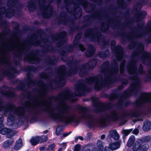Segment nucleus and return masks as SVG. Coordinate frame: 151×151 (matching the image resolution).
I'll return each mask as SVG.
<instances>
[{
    "label": "nucleus",
    "mask_w": 151,
    "mask_h": 151,
    "mask_svg": "<svg viewBox=\"0 0 151 151\" xmlns=\"http://www.w3.org/2000/svg\"><path fill=\"white\" fill-rule=\"evenodd\" d=\"M2 103L0 101V112L4 111L5 113L8 112L15 113L16 112L17 115L20 116H23L24 114L25 111L22 108L19 107L20 109L18 111H16L17 108L15 105L10 103H7L5 105V106H4L1 105Z\"/></svg>",
    "instance_id": "9d476101"
},
{
    "label": "nucleus",
    "mask_w": 151,
    "mask_h": 151,
    "mask_svg": "<svg viewBox=\"0 0 151 151\" xmlns=\"http://www.w3.org/2000/svg\"><path fill=\"white\" fill-rule=\"evenodd\" d=\"M89 4H90V7H88V5H86L84 6L85 11L88 13L93 12L96 6L95 4H93L89 3Z\"/></svg>",
    "instance_id": "e433bc0d"
},
{
    "label": "nucleus",
    "mask_w": 151,
    "mask_h": 151,
    "mask_svg": "<svg viewBox=\"0 0 151 151\" xmlns=\"http://www.w3.org/2000/svg\"><path fill=\"white\" fill-rule=\"evenodd\" d=\"M71 91L68 89H66L63 92L58 94L56 96H52L47 97V99L44 103L45 106L51 107L52 104V101L60 99V104L65 103V101L71 99L72 95L70 94Z\"/></svg>",
    "instance_id": "423d86ee"
},
{
    "label": "nucleus",
    "mask_w": 151,
    "mask_h": 151,
    "mask_svg": "<svg viewBox=\"0 0 151 151\" xmlns=\"http://www.w3.org/2000/svg\"><path fill=\"white\" fill-rule=\"evenodd\" d=\"M40 68V65H38L37 67L34 66H29L25 68L24 70L25 71H33L35 72L38 70L39 68Z\"/></svg>",
    "instance_id": "c03bdc74"
},
{
    "label": "nucleus",
    "mask_w": 151,
    "mask_h": 151,
    "mask_svg": "<svg viewBox=\"0 0 151 151\" xmlns=\"http://www.w3.org/2000/svg\"><path fill=\"white\" fill-rule=\"evenodd\" d=\"M28 6L29 11L30 12H33L35 9L36 7L35 1L32 0L28 1Z\"/></svg>",
    "instance_id": "58836bf2"
},
{
    "label": "nucleus",
    "mask_w": 151,
    "mask_h": 151,
    "mask_svg": "<svg viewBox=\"0 0 151 151\" xmlns=\"http://www.w3.org/2000/svg\"><path fill=\"white\" fill-rule=\"evenodd\" d=\"M81 145L80 144H77L74 146V151H80Z\"/></svg>",
    "instance_id": "774afa93"
},
{
    "label": "nucleus",
    "mask_w": 151,
    "mask_h": 151,
    "mask_svg": "<svg viewBox=\"0 0 151 151\" xmlns=\"http://www.w3.org/2000/svg\"><path fill=\"white\" fill-rule=\"evenodd\" d=\"M2 87H4V88H6L8 87L6 86H4L1 87L0 89V92L3 96L9 99L15 98L17 97V95L14 91L10 90L4 91L2 88Z\"/></svg>",
    "instance_id": "aec40b11"
},
{
    "label": "nucleus",
    "mask_w": 151,
    "mask_h": 151,
    "mask_svg": "<svg viewBox=\"0 0 151 151\" xmlns=\"http://www.w3.org/2000/svg\"><path fill=\"white\" fill-rule=\"evenodd\" d=\"M111 114L112 116L107 115L106 116V119H105L104 116H102L100 118V120L99 122L100 126L102 127H104L106 126V122L110 121H116L119 119V116L117 114V112L115 110H113L111 112Z\"/></svg>",
    "instance_id": "2eb2a0df"
},
{
    "label": "nucleus",
    "mask_w": 151,
    "mask_h": 151,
    "mask_svg": "<svg viewBox=\"0 0 151 151\" xmlns=\"http://www.w3.org/2000/svg\"><path fill=\"white\" fill-rule=\"evenodd\" d=\"M19 24L18 23H16L15 24V27H14V28L17 31L16 32H14V34H15L19 33L20 30L19 29Z\"/></svg>",
    "instance_id": "4d7b16f0"
},
{
    "label": "nucleus",
    "mask_w": 151,
    "mask_h": 151,
    "mask_svg": "<svg viewBox=\"0 0 151 151\" xmlns=\"http://www.w3.org/2000/svg\"><path fill=\"white\" fill-rule=\"evenodd\" d=\"M38 111H36L33 114V116L30 119V122L32 121H37V116L38 115Z\"/></svg>",
    "instance_id": "603ef678"
},
{
    "label": "nucleus",
    "mask_w": 151,
    "mask_h": 151,
    "mask_svg": "<svg viewBox=\"0 0 151 151\" xmlns=\"http://www.w3.org/2000/svg\"><path fill=\"white\" fill-rule=\"evenodd\" d=\"M75 47H78L81 51L83 52L86 50V48L81 43H79V40L74 38L73 41V45Z\"/></svg>",
    "instance_id": "7c9ffc66"
},
{
    "label": "nucleus",
    "mask_w": 151,
    "mask_h": 151,
    "mask_svg": "<svg viewBox=\"0 0 151 151\" xmlns=\"http://www.w3.org/2000/svg\"><path fill=\"white\" fill-rule=\"evenodd\" d=\"M82 35V33L81 32H78L76 35L75 38L79 40L81 39Z\"/></svg>",
    "instance_id": "0e129e2a"
},
{
    "label": "nucleus",
    "mask_w": 151,
    "mask_h": 151,
    "mask_svg": "<svg viewBox=\"0 0 151 151\" xmlns=\"http://www.w3.org/2000/svg\"><path fill=\"white\" fill-rule=\"evenodd\" d=\"M96 51V48L92 45H91L88 46L85 53V56L87 58H90L93 57Z\"/></svg>",
    "instance_id": "b1692460"
},
{
    "label": "nucleus",
    "mask_w": 151,
    "mask_h": 151,
    "mask_svg": "<svg viewBox=\"0 0 151 151\" xmlns=\"http://www.w3.org/2000/svg\"><path fill=\"white\" fill-rule=\"evenodd\" d=\"M26 45V46L24 48V50H19L17 52V55L19 56H20L23 54H25L29 50L31 46L34 45L35 46H38L40 43L39 40H37L35 42H33L32 40L29 41V42H26V41L24 42Z\"/></svg>",
    "instance_id": "f3484780"
},
{
    "label": "nucleus",
    "mask_w": 151,
    "mask_h": 151,
    "mask_svg": "<svg viewBox=\"0 0 151 151\" xmlns=\"http://www.w3.org/2000/svg\"><path fill=\"white\" fill-rule=\"evenodd\" d=\"M105 78V80L100 81L99 80L103 79V77L101 75H98L88 77L84 80H78V84L76 86L75 89L77 92V96H81L84 93L90 91V88L84 85L85 83L89 85L94 83V89L96 90L99 91L102 88L107 87L109 85L114 84L118 81L117 77L110 78L107 76L106 78Z\"/></svg>",
    "instance_id": "f03ea898"
},
{
    "label": "nucleus",
    "mask_w": 151,
    "mask_h": 151,
    "mask_svg": "<svg viewBox=\"0 0 151 151\" xmlns=\"http://www.w3.org/2000/svg\"><path fill=\"white\" fill-rule=\"evenodd\" d=\"M52 57L53 58L52 56H48L47 57V59H46L47 65L48 66L46 70H51L52 71V70L50 67L55 65L56 63V58L54 56H53Z\"/></svg>",
    "instance_id": "412c9836"
},
{
    "label": "nucleus",
    "mask_w": 151,
    "mask_h": 151,
    "mask_svg": "<svg viewBox=\"0 0 151 151\" xmlns=\"http://www.w3.org/2000/svg\"><path fill=\"white\" fill-rule=\"evenodd\" d=\"M136 12L137 14V19L138 21H140L141 19L145 18L147 15V12L145 11H139Z\"/></svg>",
    "instance_id": "37998d69"
},
{
    "label": "nucleus",
    "mask_w": 151,
    "mask_h": 151,
    "mask_svg": "<svg viewBox=\"0 0 151 151\" xmlns=\"http://www.w3.org/2000/svg\"><path fill=\"white\" fill-rule=\"evenodd\" d=\"M12 130L11 128L4 127L1 128L0 130V133L3 135H6V137L9 138L12 137L14 135L12 132Z\"/></svg>",
    "instance_id": "bb28decb"
},
{
    "label": "nucleus",
    "mask_w": 151,
    "mask_h": 151,
    "mask_svg": "<svg viewBox=\"0 0 151 151\" xmlns=\"http://www.w3.org/2000/svg\"><path fill=\"white\" fill-rule=\"evenodd\" d=\"M39 136H37L35 137H33L30 140V142L34 146L36 145L40 142Z\"/></svg>",
    "instance_id": "a18cd8bd"
},
{
    "label": "nucleus",
    "mask_w": 151,
    "mask_h": 151,
    "mask_svg": "<svg viewBox=\"0 0 151 151\" xmlns=\"http://www.w3.org/2000/svg\"><path fill=\"white\" fill-rule=\"evenodd\" d=\"M98 60L96 58H93L89 60L86 63H88L89 64L88 68L87 69L89 70L93 69L97 64Z\"/></svg>",
    "instance_id": "cd10ccee"
},
{
    "label": "nucleus",
    "mask_w": 151,
    "mask_h": 151,
    "mask_svg": "<svg viewBox=\"0 0 151 151\" xmlns=\"http://www.w3.org/2000/svg\"><path fill=\"white\" fill-rule=\"evenodd\" d=\"M39 85L44 87V91H40V94H44L46 93L48 90H52L54 89L53 87L52 83L50 82L48 84V86L47 87L46 85L42 80H39L37 81Z\"/></svg>",
    "instance_id": "4be33fe9"
},
{
    "label": "nucleus",
    "mask_w": 151,
    "mask_h": 151,
    "mask_svg": "<svg viewBox=\"0 0 151 151\" xmlns=\"http://www.w3.org/2000/svg\"><path fill=\"white\" fill-rule=\"evenodd\" d=\"M40 142V143L45 142L47 141L48 137L47 136L43 135L40 136H39Z\"/></svg>",
    "instance_id": "864d4df0"
},
{
    "label": "nucleus",
    "mask_w": 151,
    "mask_h": 151,
    "mask_svg": "<svg viewBox=\"0 0 151 151\" xmlns=\"http://www.w3.org/2000/svg\"><path fill=\"white\" fill-rule=\"evenodd\" d=\"M139 47L138 50L135 51L132 55V56L133 58H136V55L142 53V55L141 57V59L142 63L144 65H147L146 61H148L149 62L151 60V54L149 52L144 50V47L142 45H138Z\"/></svg>",
    "instance_id": "f8f14e48"
},
{
    "label": "nucleus",
    "mask_w": 151,
    "mask_h": 151,
    "mask_svg": "<svg viewBox=\"0 0 151 151\" xmlns=\"http://www.w3.org/2000/svg\"><path fill=\"white\" fill-rule=\"evenodd\" d=\"M77 109L84 113V114L81 116H79L77 117V119L75 118V115L74 114L68 115L66 116L63 115V112L62 110L59 111L60 113L57 114L58 116H54L55 113L53 112H50L48 114V115L51 118L55 120L60 119L62 123H65L66 124H71L74 123L75 124L78 125L80 123V120L84 119L86 116L85 114H86L87 109L86 107L81 106L80 105H78L76 107Z\"/></svg>",
    "instance_id": "7ed1b4c3"
},
{
    "label": "nucleus",
    "mask_w": 151,
    "mask_h": 151,
    "mask_svg": "<svg viewBox=\"0 0 151 151\" xmlns=\"http://www.w3.org/2000/svg\"><path fill=\"white\" fill-rule=\"evenodd\" d=\"M143 128L145 132L148 131L151 129V122L149 120H147L145 122Z\"/></svg>",
    "instance_id": "c9c22d12"
},
{
    "label": "nucleus",
    "mask_w": 151,
    "mask_h": 151,
    "mask_svg": "<svg viewBox=\"0 0 151 151\" xmlns=\"http://www.w3.org/2000/svg\"><path fill=\"white\" fill-rule=\"evenodd\" d=\"M101 16L100 13L97 12L96 13H93L92 15H86L83 17V24L81 27L78 25H75L74 24V22L72 20H70L71 21V23L73 25L72 26H70L69 27L68 33L70 34H72L75 31L79 29L80 30L83 29L85 28L88 27L91 25V19H98L100 20Z\"/></svg>",
    "instance_id": "39448f33"
},
{
    "label": "nucleus",
    "mask_w": 151,
    "mask_h": 151,
    "mask_svg": "<svg viewBox=\"0 0 151 151\" xmlns=\"http://www.w3.org/2000/svg\"><path fill=\"white\" fill-rule=\"evenodd\" d=\"M113 92L109 95L106 93L103 94V96L106 98H108L110 101H113L114 99H117L118 98L117 93L118 92L117 89H114L112 91Z\"/></svg>",
    "instance_id": "393cba45"
},
{
    "label": "nucleus",
    "mask_w": 151,
    "mask_h": 151,
    "mask_svg": "<svg viewBox=\"0 0 151 151\" xmlns=\"http://www.w3.org/2000/svg\"><path fill=\"white\" fill-rule=\"evenodd\" d=\"M89 64L88 63H85L81 64V67L79 68V70L78 73L79 76L81 77H82L86 76L88 73L87 70L88 68Z\"/></svg>",
    "instance_id": "5701e85b"
},
{
    "label": "nucleus",
    "mask_w": 151,
    "mask_h": 151,
    "mask_svg": "<svg viewBox=\"0 0 151 151\" xmlns=\"http://www.w3.org/2000/svg\"><path fill=\"white\" fill-rule=\"evenodd\" d=\"M15 12V10L14 9L12 8L8 9L6 10L5 11V16L7 18H10L14 16Z\"/></svg>",
    "instance_id": "f704fd0d"
},
{
    "label": "nucleus",
    "mask_w": 151,
    "mask_h": 151,
    "mask_svg": "<svg viewBox=\"0 0 151 151\" xmlns=\"http://www.w3.org/2000/svg\"><path fill=\"white\" fill-rule=\"evenodd\" d=\"M91 100L95 107L94 111L96 113L104 111L106 109H109L114 105V104L111 102L105 104L103 102L98 101L97 97H92Z\"/></svg>",
    "instance_id": "1a4fd4ad"
},
{
    "label": "nucleus",
    "mask_w": 151,
    "mask_h": 151,
    "mask_svg": "<svg viewBox=\"0 0 151 151\" xmlns=\"http://www.w3.org/2000/svg\"><path fill=\"white\" fill-rule=\"evenodd\" d=\"M135 141V137L134 136H131L129 138L127 143V146L130 147L133 145Z\"/></svg>",
    "instance_id": "09e8293b"
},
{
    "label": "nucleus",
    "mask_w": 151,
    "mask_h": 151,
    "mask_svg": "<svg viewBox=\"0 0 151 151\" xmlns=\"http://www.w3.org/2000/svg\"><path fill=\"white\" fill-rule=\"evenodd\" d=\"M67 35V33L65 31H63L58 34H56L52 36V38L55 40L59 39V40L57 44V47H60L62 46L65 42L64 38Z\"/></svg>",
    "instance_id": "a211bd4d"
},
{
    "label": "nucleus",
    "mask_w": 151,
    "mask_h": 151,
    "mask_svg": "<svg viewBox=\"0 0 151 151\" xmlns=\"http://www.w3.org/2000/svg\"><path fill=\"white\" fill-rule=\"evenodd\" d=\"M145 0H141V2L136 3L133 6L134 11L136 12L139 11L142 6V4L145 3Z\"/></svg>",
    "instance_id": "c756f323"
},
{
    "label": "nucleus",
    "mask_w": 151,
    "mask_h": 151,
    "mask_svg": "<svg viewBox=\"0 0 151 151\" xmlns=\"http://www.w3.org/2000/svg\"><path fill=\"white\" fill-rule=\"evenodd\" d=\"M75 6L76 8L78 9L79 10H78V11H74V16L76 19H78L81 17L82 14V10L81 8L79 6L78 4H76Z\"/></svg>",
    "instance_id": "a19ab883"
},
{
    "label": "nucleus",
    "mask_w": 151,
    "mask_h": 151,
    "mask_svg": "<svg viewBox=\"0 0 151 151\" xmlns=\"http://www.w3.org/2000/svg\"><path fill=\"white\" fill-rule=\"evenodd\" d=\"M97 29L96 27L88 28L85 30V35L88 37L90 41L95 42L97 40L98 42L99 43L101 33L100 31H97L96 33L95 32Z\"/></svg>",
    "instance_id": "ddd939ff"
},
{
    "label": "nucleus",
    "mask_w": 151,
    "mask_h": 151,
    "mask_svg": "<svg viewBox=\"0 0 151 151\" xmlns=\"http://www.w3.org/2000/svg\"><path fill=\"white\" fill-rule=\"evenodd\" d=\"M7 119L10 121L13 122L15 119V117L14 115V114H12L11 112H10L9 114L7 116Z\"/></svg>",
    "instance_id": "6e6d98bb"
},
{
    "label": "nucleus",
    "mask_w": 151,
    "mask_h": 151,
    "mask_svg": "<svg viewBox=\"0 0 151 151\" xmlns=\"http://www.w3.org/2000/svg\"><path fill=\"white\" fill-rule=\"evenodd\" d=\"M98 55L102 59H104L109 57L110 55L109 51L107 49L102 51H99L98 53Z\"/></svg>",
    "instance_id": "2f4dec72"
},
{
    "label": "nucleus",
    "mask_w": 151,
    "mask_h": 151,
    "mask_svg": "<svg viewBox=\"0 0 151 151\" xmlns=\"http://www.w3.org/2000/svg\"><path fill=\"white\" fill-rule=\"evenodd\" d=\"M49 7L50 10L48 12H45L42 13V15L43 18L47 19L51 17L53 13L52 10V6H49Z\"/></svg>",
    "instance_id": "ea45409f"
},
{
    "label": "nucleus",
    "mask_w": 151,
    "mask_h": 151,
    "mask_svg": "<svg viewBox=\"0 0 151 151\" xmlns=\"http://www.w3.org/2000/svg\"><path fill=\"white\" fill-rule=\"evenodd\" d=\"M0 27H5V30L3 32V33L4 34H9L11 30L9 27H8L7 22L5 20H3L0 22Z\"/></svg>",
    "instance_id": "c85d7f7f"
},
{
    "label": "nucleus",
    "mask_w": 151,
    "mask_h": 151,
    "mask_svg": "<svg viewBox=\"0 0 151 151\" xmlns=\"http://www.w3.org/2000/svg\"><path fill=\"white\" fill-rule=\"evenodd\" d=\"M151 139L149 136L142 137L137 139L134 144L132 149L134 151H147L149 148V145L147 143Z\"/></svg>",
    "instance_id": "6e6552de"
},
{
    "label": "nucleus",
    "mask_w": 151,
    "mask_h": 151,
    "mask_svg": "<svg viewBox=\"0 0 151 151\" xmlns=\"http://www.w3.org/2000/svg\"><path fill=\"white\" fill-rule=\"evenodd\" d=\"M23 146V142L21 138H19L16 142L15 145L14 149L16 150H20Z\"/></svg>",
    "instance_id": "79ce46f5"
},
{
    "label": "nucleus",
    "mask_w": 151,
    "mask_h": 151,
    "mask_svg": "<svg viewBox=\"0 0 151 151\" xmlns=\"http://www.w3.org/2000/svg\"><path fill=\"white\" fill-rule=\"evenodd\" d=\"M67 23V20L65 19H61L59 21L57 22L56 23L58 25L60 24L65 25Z\"/></svg>",
    "instance_id": "052dcab7"
},
{
    "label": "nucleus",
    "mask_w": 151,
    "mask_h": 151,
    "mask_svg": "<svg viewBox=\"0 0 151 151\" xmlns=\"http://www.w3.org/2000/svg\"><path fill=\"white\" fill-rule=\"evenodd\" d=\"M146 103H151V93L141 92L140 97L133 104L136 107L138 108Z\"/></svg>",
    "instance_id": "9b49d317"
},
{
    "label": "nucleus",
    "mask_w": 151,
    "mask_h": 151,
    "mask_svg": "<svg viewBox=\"0 0 151 151\" xmlns=\"http://www.w3.org/2000/svg\"><path fill=\"white\" fill-rule=\"evenodd\" d=\"M121 84L123 85L127 86L129 83L128 80L126 78H122L121 80Z\"/></svg>",
    "instance_id": "e2e57ef3"
},
{
    "label": "nucleus",
    "mask_w": 151,
    "mask_h": 151,
    "mask_svg": "<svg viewBox=\"0 0 151 151\" xmlns=\"http://www.w3.org/2000/svg\"><path fill=\"white\" fill-rule=\"evenodd\" d=\"M14 141L12 139H9L5 141L2 144V147L4 148H9L12 145L14 142Z\"/></svg>",
    "instance_id": "4c0bfd02"
},
{
    "label": "nucleus",
    "mask_w": 151,
    "mask_h": 151,
    "mask_svg": "<svg viewBox=\"0 0 151 151\" xmlns=\"http://www.w3.org/2000/svg\"><path fill=\"white\" fill-rule=\"evenodd\" d=\"M116 41L112 40L111 44V49L116 55L117 60L119 61L123 58L124 51L121 45H118L116 46Z\"/></svg>",
    "instance_id": "dca6fc26"
},
{
    "label": "nucleus",
    "mask_w": 151,
    "mask_h": 151,
    "mask_svg": "<svg viewBox=\"0 0 151 151\" xmlns=\"http://www.w3.org/2000/svg\"><path fill=\"white\" fill-rule=\"evenodd\" d=\"M109 61L108 60L104 62L101 66V72L104 73L106 78L107 76L110 78L116 77V76L118 73L119 70V66L117 61L116 60H114L113 65L114 67L111 70V73L106 71L107 69L109 68Z\"/></svg>",
    "instance_id": "0eeeda50"
},
{
    "label": "nucleus",
    "mask_w": 151,
    "mask_h": 151,
    "mask_svg": "<svg viewBox=\"0 0 151 151\" xmlns=\"http://www.w3.org/2000/svg\"><path fill=\"white\" fill-rule=\"evenodd\" d=\"M133 130V129H129L124 130L123 131V133L125 136H127Z\"/></svg>",
    "instance_id": "69168bd1"
},
{
    "label": "nucleus",
    "mask_w": 151,
    "mask_h": 151,
    "mask_svg": "<svg viewBox=\"0 0 151 151\" xmlns=\"http://www.w3.org/2000/svg\"><path fill=\"white\" fill-rule=\"evenodd\" d=\"M120 143L117 142L109 144V146H106L104 149V151H114L119 148L120 146Z\"/></svg>",
    "instance_id": "a878e982"
},
{
    "label": "nucleus",
    "mask_w": 151,
    "mask_h": 151,
    "mask_svg": "<svg viewBox=\"0 0 151 151\" xmlns=\"http://www.w3.org/2000/svg\"><path fill=\"white\" fill-rule=\"evenodd\" d=\"M129 115L135 118H137L141 116L138 110L133 111L131 113L129 114Z\"/></svg>",
    "instance_id": "3c124183"
},
{
    "label": "nucleus",
    "mask_w": 151,
    "mask_h": 151,
    "mask_svg": "<svg viewBox=\"0 0 151 151\" xmlns=\"http://www.w3.org/2000/svg\"><path fill=\"white\" fill-rule=\"evenodd\" d=\"M25 86V84L22 82L20 83L19 86H17L16 88L18 90L22 91L24 88Z\"/></svg>",
    "instance_id": "5fc2aeb1"
},
{
    "label": "nucleus",
    "mask_w": 151,
    "mask_h": 151,
    "mask_svg": "<svg viewBox=\"0 0 151 151\" xmlns=\"http://www.w3.org/2000/svg\"><path fill=\"white\" fill-rule=\"evenodd\" d=\"M40 77L43 78H48V75L47 73L43 72L41 73Z\"/></svg>",
    "instance_id": "338daca9"
},
{
    "label": "nucleus",
    "mask_w": 151,
    "mask_h": 151,
    "mask_svg": "<svg viewBox=\"0 0 151 151\" xmlns=\"http://www.w3.org/2000/svg\"><path fill=\"white\" fill-rule=\"evenodd\" d=\"M64 128L65 127L63 125L59 126L56 129V135L57 136L60 135L61 132L63 131Z\"/></svg>",
    "instance_id": "de8ad7c7"
},
{
    "label": "nucleus",
    "mask_w": 151,
    "mask_h": 151,
    "mask_svg": "<svg viewBox=\"0 0 151 151\" xmlns=\"http://www.w3.org/2000/svg\"><path fill=\"white\" fill-rule=\"evenodd\" d=\"M80 61L78 60H75L73 61L70 60V63L72 65L70 68L69 70L66 72V68L64 65H62L59 67L55 70L59 74L58 78L59 81L65 80L66 76L71 77L72 76L76 74L79 70V68L77 65L80 63Z\"/></svg>",
    "instance_id": "20e7f679"
},
{
    "label": "nucleus",
    "mask_w": 151,
    "mask_h": 151,
    "mask_svg": "<svg viewBox=\"0 0 151 151\" xmlns=\"http://www.w3.org/2000/svg\"><path fill=\"white\" fill-rule=\"evenodd\" d=\"M137 43L135 42H133L129 44L128 46V48L130 50H132L134 47L137 44Z\"/></svg>",
    "instance_id": "680f3d73"
},
{
    "label": "nucleus",
    "mask_w": 151,
    "mask_h": 151,
    "mask_svg": "<svg viewBox=\"0 0 151 151\" xmlns=\"http://www.w3.org/2000/svg\"><path fill=\"white\" fill-rule=\"evenodd\" d=\"M16 70L15 68L10 65L9 66L8 70H6L4 68L0 69V72H2L0 76V81L3 80L5 77H12L13 76L12 72Z\"/></svg>",
    "instance_id": "6ab92c4d"
},
{
    "label": "nucleus",
    "mask_w": 151,
    "mask_h": 151,
    "mask_svg": "<svg viewBox=\"0 0 151 151\" xmlns=\"http://www.w3.org/2000/svg\"><path fill=\"white\" fill-rule=\"evenodd\" d=\"M102 46L103 47H105L106 46H109L110 45V42L109 40H106L104 39L102 40Z\"/></svg>",
    "instance_id": "13d9d810"
},
{
    "label": "nucleus",
    "mask_w": 151,
    "mask_h": 151,
    "mask_svg": "<svg viewBox=\"0 0 151 151\" xmlns=\"http://www.w3.org/2000/svg\"><path fill=\"white\" fill-rule=\"evenodd\" d=\"M55 48L52 45H47L42 49V52L44 54L49 52H52L54 51Z\"/></svg>",
    "instance_id": "72a5a7b5"
},
{
    "label": "nucleus",
    "mask_w": 151,
    "mask_h": 151,
    "mask_svg": "<svg viewBox=\"0 0 151 151\" xmlns=\"http://www.w3.org/2000/svg\"><path fill=\"white\" fill-rule=\"evenodd\" d=\"M90 120L87 121V126L90 128L93 126L94 122L93 119V115L89 114L88 115Z\"/></svg>",
    "instance_id": "49530a36"
},
{
    "label": "nucleus",
    "mask_w": 151,
    "mask_h": 151,
    "mask_svg": "<svg viewBox=\"0 0 151 151\" xmlns=\"http://www.w3.org/2000/svg\"><path fill=\"white\" fill-rule=\"evenodd\" d=\"M137 61L133 60L129 63V65L128 66V70L129 73H132L133 76L130 77L131 80H135V84L130 86V87L128 88L123 93H118L119 91V90H122L124 88V86L121 84L119 85L117 88L118 92L117 99V105L119 109H122L124 107H127L132 104L131 102L129 100L125 101L127 98L131 96V93L133 92L134 96L137 95L139 91V88L138 86L140 85V83L139 80L137 79L139 76L138 73L140 74H143L145 72L144 70V67L142 64H140L138 70V67L137 66Z\"/></svg>",
    "instance_id": "f257e3e1"
},
{
    "label": "nucleus",
    "mask_w": 151,
    "mask_h": 151,
    "mask_svg": "<svg viewBox=\"0 0 151 151\" xmlns=\"http://www.w3.org/2000/svg\"><path fill=\"white\" fill-rule=\"evenodd\" d=\"M32 74L30 73H27V79L26 80V84L28 87L32 85H34L36 83L35 80L32 79L31 77Z\"/></svg>",
    "instance_id": "473e14b6"
},
{
    "label": "nucleus",
    "mask_w": 151,
    "mask_h": 151,
    "mask_svg": "<svg viewBox=\"0 0 151 151\" xmlns=\"http://www.w3.org/2000/svg\"><path fill=\"white\" fill-rule=\"evenodd\" d=\"M105 23H103L102 24L101 26V29L102 32H104L106 31L109 27L110 25L109 23L108 22L106 24V27H105Z\"/></svg>",
    "instance_id": "8fccbe9b"
},
{
    "label": "nucleus",
    "mask_w": 151,
    "mask_h": 151,
    "mask_svg": "<svg viewBox=\"0 0 151 151\" xmlns=\"http://www.w3.org/2000/svg\"><path fill=\"white\" fill-rule=\"evenodd\" d=\"M39 51L38 49L33 50L27 54L25 57L24 60L30 64H37L40 61V59L37 56L39 55Z\"/></svg>",
    "instance_id": "4468645a"
},
{
    "label": "nucleus",
    "mask_w": 151,
    "mask_h": 151,
    "mask_svg": "<svg viewBox=\"0 0 151 151\" xmlns=\"http://www.w3.org/2000/svg\"><path fill=\"white\" fill-rule=\"evenodd\" d=\"M120 28L121 31L123 32L121 33V32L119 31L115 34V36H119L120 35H124L123 32H125V29L123 27H121Z\"/></svg>",
    "instance_id": "bf43d9fd"
}]
</instances>
